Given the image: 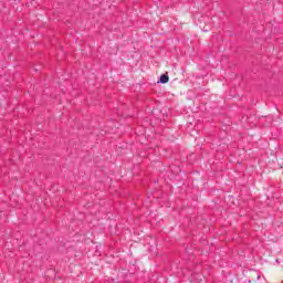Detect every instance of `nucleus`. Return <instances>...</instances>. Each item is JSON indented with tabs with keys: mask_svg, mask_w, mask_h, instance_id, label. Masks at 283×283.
Instances as JSON below:
<instances>
[{
	"mask_svg": "<svg viewBox=\"0 0 283 283\" xmlns=\"http://www.w3.org/2000/svg\"><path fill=\"white\" fill-rule=\"evenodd\" d=\"M199 277H200V275H199ZM195 280H198V276H195Z\"/></svg>",
	"mask_w": 283,
	"mask_h": 283,
	"instance_id": "7ed1b4c3",
	"label": "nucleus"
},
{
	"mask_svg": "<svg viewBox=\"0 0 283 283\" xmlns=\"http://www.w3.org/2000/svg\"><path fill=\"white\" fill-rule=\"evenodd\" d=\"M199 283H202V277L199 279Z\"/></svg>",
	"mask_w": 283,
	"mask_h": 283,
	"instance_id": "f03ea898",
	"label": "nucleus"
},
{
	"mask_svg": "<svg viewBox=\"0 0 283 283\" xmlns=\"http://www.w3.org/2000/svg\"><path fill=\"white\" fill-rule=\"evenodd\" d=\"M158 83H163V84L169 83V75L163 74V75L159 77Z\"/></svg>",
	"mask_w": 283,
	"mask_h": 283,
	"instance_id": "f257e3e1",
	"label": "nucleus"
}]
</instances>
